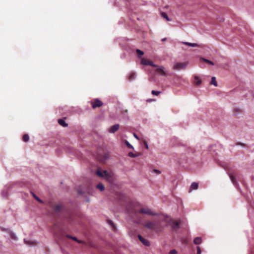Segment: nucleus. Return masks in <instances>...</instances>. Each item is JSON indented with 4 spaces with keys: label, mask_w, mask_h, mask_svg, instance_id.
Here are the masks:
<instances>
[{
    "label": "nucleus",
    "mask_w": 254,
    "mask_h": 254,
    "mask_svg": "<svg viewBox=\"0 0 254 254\" xmlns=\"http://www.w3.org/2000/svg\"><path fill=\"white\" fill-rule=\"evenodd\" d=\"M187 63H175L173 68L175 70H181L183 69H185L187 66Z\"/></svg>",
    "instance_id": "f257e3e1"
},
{
    "label": "nucleus",
    "mask_w": 254,
    "mask_h": 254,
    "mask_svg": "<svg viewBox=\"0 0 254 254\" xmlns=\"http://www.w3.org/2000/svg\"><path fill=\"white\" fill-rule=\"evenodd\" d=\"M90 104L92 105V108L93 109L100 107L102 106L103 105V102L98 98H96L94 100L91 101L90 102Z\"/></svg>",
    "instance_id": "f03ea898"
},
{
    "label": "nucleus",
    "mask_w": 254,
    "mask_h": 254,
    "mask_svg": "<svg viewBox=\"0 0 254 254\" xmlns=\"http://www.w3.org/2000/svg\"><path fill=\"white\" fill-rule=\"evenodd\" d=\"M141 64L143 65H150L152 67H157V65L154 64L151 61L142 58L141 60Z\"/></svg>",
    "instance_id": "7ed1b4c3"
},
{
    "label": "nucleus",
    "mask_w": 254,
    "mask_h": 254,
    "mask_svg": "<svg viewBox=\"0 0 254 254\" xmlns=\"http://www.w3.org/2000/svg\"><path fill=\"white\" fill-rule=\"evenodd\" d=\"M156 71L158 72L161 75L166 76L167 73L165 70V67L163 66H158L156 67Z\"/></svg>",
    "instance_id": "20e7f679"
},
{
    "label": "nucleus",
    "mask_w": 254,
    "mask_h": 254,
    "mask_svg": "<svg viewBox=\"0 0 254 254\" xmlns=\"http://www.w3.org/2000/svg\"><path fill=\"white\" fill-rule=\"evenodd\" d=\"M104 174L106 180L111 183L114 182V179L112 174L108 173L107 171H104Z\"/></svg>",
    "instance_id": "39448f33"
},
{
    "label": "nucleus",
    "mask_w": 254,
    "mask_h": 254,
    "mask_svg": "<svg viewBox=\"0 0 254 254\" xmlns=\"http://www.w3.org/2000/svg\"><path fill=\"white\" fill-rule=\"evenodd\" d=\"M139 212L140 213H143V214H147V215H156V214L155 213H153L149 209H148V210H146V209H143V208H142L140 210H139Z\"/></svg>",
    "instance_id": "423d86ee"
},
{
    "label": "nucleus",
    "mask_w": 254,
    "mask_h": 254,
    "mask_svg": "<svg viewBox=\"0 0 254 254\" xmlns=\"http://www.w3.org/2000/svg\"><path fill=\"white\" fill-rule=\"evenodd\" d=\"M119 124H116L110 127L109 129V132L111 133H115L119 129Z\"/></svg>",
    "instance_id": "0eeeda50"
},
{
    "label": "nucleus",
    "mask_w": 254,
    "mask_h": 254,
    "mask_svg": "<svg viewBox=\"0 0 254 254\" xmlns=\"http://www.w3.org/2000/svg\"><path fill=\"white\" fill-rule=\"evenodd\" d=\"M138 238L139 239V240L143 243V244L146 246H150V243L149 241L141 237V235H138Z\"/></svg>",
    "instance_id": "6e6552de"
},
{
    "label": "nucleus",
    "mask_w": 254,
    "mask_h": 254,
    "mask_svg": "<svg viewBox=\"0 0 254 254\" xmlns=\"http://www.w3.org/2000/svg\"><path fill=\"white\" fill-rule=\"evenodd\" d=\"M155 224L153 223V222H147L145 225V226L150 229H155Z\"/></svg>",
    "instance_id": "1a4fd4ad"
},
{
    "label": "nucleus",
    "mask_w": 254,
    "mask_h": 254,
    "mask_svg": "<svg viewBox=\"0 0 254 254\" xmlns=\"http://www.w3.org/2000/svg\"><path fill=\"white\" fill-rule=\"evenodd\" d=\"M65 119V118H64L58 120V123L63 127H67L68 126V124L64 121Z\"/></svg>",
    "instance_id": "9d476101"
},
{
    "label": "nucleus",
    "mask_w": 254,
    "mask_h": 254,
    "mask_svg": "<svg viewBox=\"0 0 254 254\" xmlns=\"http://www.w3.org/2000/svg\"><path fill=\"white\" fill-rule=\"evenodd\" d=\"M198 188V184L196 182H193L190 188V192L194 190H197Z\"/></svg>",
    "instance_id": "9b49d317"
},
{
    "label": "nucleus",
    "mask_w": 254,
    "mask_h": 254,
    "mask_svg": "<svg viewBox=\"0 0 254 254\" xmlns=\"http://www.w3.org/2000/svg\"><path fill=\"white\" fill-rule=\"evenodd\" d=\"M182 44H183L185 45L192 47H199V45H198L197 44H196V43H191L187 42H183Z\"/></svg>",
    "instance_id": "f8f14e48"
},
{
    "label": "nucleus",
    "mask_w": 254,
    "mask_h": 254,
    "mask_svg": "<svg viewBox=\"0 0 254 254\" xmlns=\"http://www.w3.org/2000/svg\"><path fill=\"white\" fill-rule=\"evenodd\" d=\"M193 243L195 245H199V244H201L202 243L201 238L199 237H196L193 240Z\"/></svg>",
    "instance_id": "ddd939ff"
},
{
    "label": "nucleus",
    "mask_w": 254,
    "mask_h": 254,
    "mask_svg": "<svg viewBox=\"0 0 254 254\" xmlns=\"http://www.w3.org/2000/svg\"><path fill=\"white\" fill-rule=\"evenodd\" d=\"M96 174L99 177L102 178L105 177L104 171L103 172H102L100 170H98L96 171Z\"/></svg>",
    "instance_id": "4468645a"
},
{
    "label": "nucleus",
    "mask_w": 254,
    "mask_h": 254,
    "mask_svg": "<svg viewBox=\"0 0 254 254\" xmlns=\"http://www.w3.org/2000/svg\"><path fill=\"white\" fill-rule=\"evenodd\" d=\"M161 16L164 18L167 21H171V19L169 18V17L168 16L167 14L164 12H161Z\"/></svg>",
    "instance_id": "2eb2a0df"
},
{
    "label": "nucleus",
    "mask_w": 254,
    "mask_h": 254,
    "mask_svg": "<svg viewBox=\"0 0 254 254\" xmlns=\"http://www.w3.org/2000/svg\"><path fill=\"white\" fill-rule=\"evenodd\" d=\"M194 78L197 85H200L201 84V80L198 76H194Z\"/></svg>",
    "instance_id": "dca6fc26"
},
{
    "label": "nucleus",
    "mask_w": 254,
    "mask_h": 254,
    "mask_svg": "<svg viewBox=\"0 0 254 254\" xmlns=\"http://www.w3.org/2000/svg\"><path fill=\"white\" fill-rule=\"evenodd\" d=\"M67 238H70V239H72V240H74L75 241L77 242V243H79V244H80V243H82V242L81 241H79V240H78L77 239V238H76V237H72V236H70V235H67Z\"/></svg>",
    "instance_id": "f3484780"
},
{
    "label": "nucleus",
    "mask_w": 254,
    "mask_h": 254,
    "mask_svg": "<svg viewBox=\"0 0 254 254\" xmlns=\"http://www.w3.org/2000/svg\"><path fill=\"white\" fill-rule=\"evenodd\" d=\"M29 135L28 134H25L23 135V137H22V140L24 141V142H27L29 141Z\"/></svg>",
    "instance_id": "a211bd4d"
},
{
    "label": "nucleus",
    "mask_w": 254,
    "mask_h": 254,
    "mask_svg": "<svg viewBox=\"0 0 254 254\" xmlns=\"http://www.w3.org/2000/svg\"><path fill=\"white\" fill-rule=\"evenodd\" d=\"M210 84L214 85L215 87L217 86V83L216 80V78L215 77H212L211 78V81Z\"/></svg>",
    "instance_id": "6ab92c4d"
},
{
    "label": "nucleus",
    "mask_w": 254,
    "mask_h": 254,
    "mask_svg": "<svg viewBox=\"0 0 254 254\" xmlns=\"http://www.w3.org/2000/svg\"><path fill=\"white\" fill-rule=\"evenodd\" d=\"M32 196L34 197V198L36 199L37 201H38L39 202L43 203V201L40 199L34 193L31 192Z\"/></svg>",
    "instance_id": "aec40b11"
},
{
    "label": "nucleus",
    "mask_w": 254,
    "mask_h": 254,
    "mask_svg": "<svg viewBox=\"0 0 254 254\" xmlns=\"http://www.w3.org/2000/svg\"><path fill=\"white\" fill-rule=\"evenodd\" d=\"M97 188L101 191H103L105 190V187L102 183H99L97 185Z\"/></svg>",
    "instance_id": "412c9836"
},
{
    "label": "nucleus",
    "mask_w": 254,
    "mask_h": 254,
    "mask_svg": "<svg viewBox=\"0 0 254 254\" xmlns=\"http://www.w3.org/2000/svg\"><path fill=\"white\" fill-rule=\"evenodd\" d=\"M9 234L10 236V237L12 239L16 240H17V238L16 236V235L12 231L9 232Z\"/></svg>",
    "instance_id": "4be33fe9"
},
{
    "label": "nucleus",
    "mask_w": 254,
    "mask_h": 254,
    "mask_svg": "<svg viewBox=\"0 0 254 254\" xmlns=\"http://www.w3.org/2000/svg\"><path fill=\"white\" fill-rule=\"evenodd\" d=\"M136 52L139 57H141L142 56H143V55L144 54L143 51H142L139 49H137L136 50Z\"/></svg>",
    "instance_id": "5701e85b"
},
{
    "label": "nucleus",
    "mask_w": 254,
    "mask_h": 254,
    "mask_svg": "<svg viewBox=\"0 0 254 254\" xmlns=\"http://www.w3.org/2000/svg\"><path fill=\"white\" fill-rule=\"evenodd\" d=\"M135 76H136V75L134 73H133V72L131 73L129 76V80H132L134 79L135 78Z\"/></svg>",
    "instance_id": "b1692460"
},
{
    "label": "nucleus",
    "mask_w": 254,
    "mask_h": 254,
    "mask_svg": "<svg viewBox=\"0 0 254 254\" xmlns=\"http://www.w3.org/2000/svg\"><path fill=\"white\" fill-rule=\"evenodd\" d=\"M201 60H203V61H204L205 62H206V63L212 65H214V63L210 60H208L204 59V58H201Z\"/></svg>",
    "instance_id": "393cba45"
},
{
    "label": "nucleus",
    "mask_w": 254,
    "mask_h": 254,
    "mask_svg": "<svg viewBox=\"0 0 254 254\" xmlns=\"http://www.w3.org/2000/svg\"><path fill=\"white\" fill-rule=\"evenodd\" d=\"M230 178L232 182V183L235 184L236 183V178L232 174L229 175Z\"/></svg>",
    "instance_id": "a878e982"
},
{
    "label": "nucleus",
    "mask_w": 254,
    "mask_h": 254,
    "mask_svg": "<svg viewBox=\"0 0 254 254\" xmlns=\"http://www.w3.org/2000/svg\"><path fill=\"white\" fill-rule=\"evenodd\" d=\"M161 93V91H156L155 90H152L151 91V94L154 96H158Z\"/></svg>",
    "instance_id": "bb28decb"
},
{
    "label": "nucleus",
    "mask_w": 254,
    "mask_h": 254,
    "mask_svg": "<svg viewBox=\"0 0 254 254\" xmlns=\"http://www.w3.org/2000/svg\"><path fill=\"white\" fill-rule=\"evenodd\" d=\"M179 224H180L179 222H178V221L176 222L174 224V225L173 226V228L175 229L179 228Z\"/></svg>",
    "instance_id": "cd10ccee"
},
{
    "label": "nucleus",
    "mask_w": 254,
    "mask_h": 254,
    "mask_svg": "<svg viewBox=\"0 0 254 254\" xmlns=\"http://www.w3.org/2000/svg\"><path fill=\"white\" fill-rule=\"evenodd\" d=\"M128 156L130 157H132V158H134V157H135L137 156V155L136 154H134L132 152H129L128 154Z\"/></svg>",
    "instance_id": "c85d7f7f"
},
{
    "label": "nucleus",
    "mask_w": 254,
    "mask_h": 254,
    "mask_svg": "<svg viewBox=\"0 0 254 254\" xmlns=\"http://www.w3.org/2000/svg\"><path fill=\"white\" fill-rule=\"evenodd\" d=\"M126 144L127 146L130 148L133 149V147L131 145L128 141H126Z\"/></svg>",
    "instance_id": "c756f323"
},
{
    "label": "nucleus",
    "mask_w": 254,
    "mask_h": 254,
    "mask_svg": "<svg viewBox=\"0 0 254 254\" xmlns=\"http://www.w3.org/2000/svg\"><path fill=\"white\" fill-rule=\"evenodd\" d=\"M234 112L238 114L241 112V110L239 108H236L234 109Z\"/></svg>",
    "instance_id": "7c9ffc66"
},
{
    "label": "nucleus",
    "mask_w": 254,
    "mask_h": 254,
    "mask_svg": "<svg viewBox=\"0 0 254 254\" xmlns=\"http://www.w3.org/2000/svg\"><path fill=\"white\" fill-rule=\"evenodd\" d=\"M24 242L27 244H33V245H36V243L35 242H30V241H27L25 239H24Z\"/></svg>",
    "instance_id": "2f4dec72"
},
{
    "label": "nucleus",
    "mask_w": 254,
    "mask_h": 254,
    "mask_svg": "<svg viewBox=\"0 0 254 254\" xmlns=\"http://www.w3.org/2000/svg\"><path fill=\"white\" fill-rule=\"evenodd\" d=\"M177 252L176 250H172L170 251L169 254H176Z\"/></svg>",
    "instance_id": "473e14b6"
},
{
    "label": "nucleus",
    "mask_w": 254,
    "mask_h": 254,
    "mask_svg": "<svg viewBox=\"0 0 254 254\" xmlns=\"http://www.w3.org/2000/svg\"><path fill=\"white\" fill-rule=\"evenodd\" d=\"M60 209H61V207H60V206H59V205H57V206H56L54 208V210H55V211H59V210H60Z\"/></svg>",
    "instance_id": "72a5a7b5"
},
{
    "label": "nucleus",
    "mask_w": 254,
    "mask_h": 254,
    "mask_svg": "<svg viewBox=\"0 0 254 254\" xmlns=\"http://www.w3.org/2000/svg\"><path fill=\"white\" fill-rule=\"evenodd\" d=\"M197 249V254H201V249L200 247L197 246L196 247Z\"/></svg>",
    "instance_id": "f704fd0d"
},
{
    "label": "nucleus",
    "mask_w": 254,
    "mask_h": 254,
    "mask_svg": "<svg viewBox=\"0 0 254 254\" xmlns=\"http://www.w3.org/2000/svg\"><path fill=\"white\" fill-rule=\"evenodd\" d=\"M108 223L110 225H112L114 228H115V225L111 220H109Z\"/></svg>",
    "instance_id": "c9c22d12"
},
{
    "label": "nucleus",
    "mask_w": 254,
    "mask_h": 254,
    "mask_svg": "<svg viewBox=\"0 0 254 254\" xmlns=\"http://www.w3.org/2000/svg\"><path fill=\"white\" fill-rule=\"evenodd\" d=\"M144 144H145V147H146V148L147 149H148V143H147V141H145L144 142Z\"/></svg>",
    "instance_id": "e433bc0d"
},
{
    "label": "nucleus",
    "mask_w": 254,
    "mask_h": 254,
    "mask_svg": "<svg viewBox=\"0 0 254 254\" xmlns=\"http://www.w3.org/2000/svg\"><path fill=\"white\" fill-rule=\"evenodd\" d=\"M153 172H156V173H157L158 174H160V173H161V172H160L159 170H157V169H154V170H153Z\"/></svg>",
    "instance_id": "4c0bfd02"
},
{
    "label": "nucleus",
    "mask_w": 254,
    "mask_h": 254,
    "mask_svg": "<svg viewBox=\"0 0 254 254\" xmlns=\"http://www.w3.org/2000/svg\"><path fill=\"white\" fill-rule=\"evenodd\" d=\"M133 136H134V137H135L136 139H139V137H138V136L137 135V134H136L134 133V134H133Z\"/></svg>",
    "instance_id": "58836bf2"
},
{
    "label": "nucleus",
    "mask_w": 254,
    "mask_h": 254,
    "mask_svg": "<svg viewBox=\"0 0 254 254\" xmlns=\"http://www.w3.org/2000/svg\"><path fill=\"white\" fill-rule=\"evenodd\" d=\"M2 230L3 231H7V232L9 231L7 229L3 228H2Z\"/></svg>",
    "instance_id": "ea45409f"
},
{
    "label": "nucleus",
    "mask_w": 254,
    "mask_h": 254,
    "mask_svg": "<svg viewBox=\"0 0 254 254\" xmlns=\"http://www.w3.org/2000/svg\"><path fill=\"white\" fill-rule=\"evenodd\" d=\"M152 99H147V102H150V101H152Z\"/></svg>",
    "instance_id": "a19ab883"
},
{
    "label": "nucleus",
    "mask_w": 254,
    "mask_h": 254,
    "mask_svg": "<svg viewBox=\"0 0 254 254\" xmlns=\"http://www.w3.org/2000/svg\"><path fill=\"white\" fill-rule=\"evenodd\" d=\"M166 38H163L162 40V41H165V40H166Z\"/></svg>",
    "instance_id": "79ce46f5"
}]
</instances>
